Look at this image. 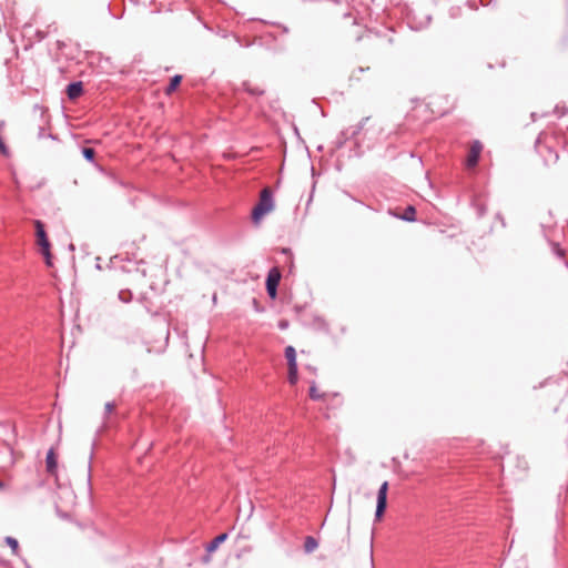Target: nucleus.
Listing matches in <instances>:
<instances>
[{
	"instance_id": "1",
	"label": "nucleus",
	"mask_w": 568,
	"mask_h": 568,
	"mask_svg": "<svg viewBox=\"0 0 568 568\" xmlns=\"http://www.w3.org/2000/svg\"><path fill=\"white\" fill-rule=\"evenodd\" d=\"M274 201L272 191L270 187H264L260 193L258 203L252 211V220L255 224H258L261 220L274 210Z\"/></svg>"
},
{
	"instance_id": "2",
	"label": "nucleus",
	"mask_w": 568,
	"mask_h": 568,
	"mask_svg": "<svg viewBox=\"0 0 568 568\" xmlns=\"http://www.w3.org/2000/svg\"><path fill=\"white\" fill-rule=\"evenodd\" d=\"M33 224L36 227V242L40 248V253L43 255L45 264L52 266L51 244L44 231V225L39 220L33 221Z\"/></svg>"
},
{
	"instance_id": "3",
	"label": "nucleus",
	"mask_w": 568,
	"mask_h": 568,
	"mask_svg": "<svg viewBox=\"0 0 568 568\" xmlns=\"http://www.w3.org/2000/svg\"><path fill=\"white\" fill-rule=\"evenodd\" d=\"M281 281V272L278 267H272L266 278V291L271 298H275L277 295V286Z\"/></svg>"
},
{
	"instance_id": "4",
	"label": "nucleus",
	"mask_w": 568,
	"mask_h": 568,
	"mask_svg": "<svg viewBox=\"0 0 568 568\" xmlns=\"http://www.w3.org/2000/svg\"><path fill=\"white\" fill-rule=\"evenodd\" d=\"M387 491H388V483L384 481L377 493V505H376V513L375 517L377 520H381L385 509L387 507Z\"/></svg>"
},
{
	"instance_id": "5",
	"label": "nucleus",
	"mask_w": 568,
	"mask_h": 568,
	"mask_svg": "<svg viewBox=\"0 0 568 568\" xmlns=\"http://www.w3.org/2000/svg\"><path fill=\"white\" fill-rule=\"evenodd\" d=\"M481 150H483V145H481L480 142L475 141L471 144L469 153H468V156H467V160H466L467 168L476 166V164L478 163Z\"/></svg>"
},
{
	"instance_id": "6",
	"label": "nucleus",
	"mask_w": 568,
	"mask_h": 568,
	"mask_svg": "<svg viewBox=\"0 0 568 568\" xmlns=\"http://www.w3.org/2000/svg\"><path fill=\"white\" fill-rule=\"evenodd\" d=\"M45 468L50 475L57 474L58 468V455L54 448H50L45 458Z\"/></svg>"
},
{
	"instance_id": "7",
	"label": "nucleus",
	"mask_w": 568,
	"mask_h": 568,
	"mask_svg": "<svg viewBox=\"0 0 568 568\" xmlns=\"http://www.w3.org/2000/svg\"><path fill=\"white\" fill-rule=\"evenodd\" d=\"M336 395L337 394H328L326 392H322L315 383H313L310 387V397L313 400H326L329 396Z\"/></svg>"
},
{
	"instance_id": "8",
	"label": "nucleus",
	"mask_w": 568,
	"mask_h": 568,
	"mask_svg": "<svg viewBox=\"0 0 568 568\" xmlns=\"http://www.w3.org/2000/svg\"><path fill=\"white\" fill-rule=\"evenodd\" d=\"M83 93V87L81 82H74L68 85L67 94L70 100L78 99Z\"/></svg>"
},
{
	"instance_id": "9",
	"label": "nucleus",
	"mask_w": 568,
	"mask_h": 568,
	"mask_svg": "<svg viewBox=\"0 0 568 568\" xmlns=\"http://www.w3.org/2000/svg\"><path fill=\"white\" fill-rule=\"evenodd\" d=\"M285 358L287 361L288 368L297 367L296 351L293 346H287L285 348Z\"/></svg>"
},
{
	"instance_id": "10",
	"label": "nucleus",
	"mask_w": 568,
	"mask_h": 568,
	"mask_svg": "<svg viewBox=\"0 0 568 568\" xmlns=\"http://www.w3.org/2000/svg\"><path fill=\"white\" fill-rule=\"evenodd\" d=\"M227 538V535L226 534H221L219 536H216L207 546H206V551L210 554V552H213L217 549V547L223 542L225 541Z\"/></svg>"
},
{
	"instance_id": "11",
	"label": "nucleus",
	"mask_w": 568,
	"mask_h": 568,
	"mask_svg": "<svg viewBox=\"0 0 568 568\" xmlns=\"http://www.w3.org/2000/svg\"><path fill=\"white\" fill-rule=\"evenodd\" d=\"M317 540L314 537L307 536L305 538L304 549L306 552H313L317 548Z\"/></svg>"
},
{
	"instance_id": "12",
	"label": "nucleus",
	"mask_w": 568,
	"mask_h": 568,
	"mask_svg": "<svg viewBox=\"0 0 568 568\" xmlns=\"http://www.w3.org/2000/svg\"><path fill=\"white\" fill-rule=\"evenodd\" d=\"M181 81H182V77L181 75H174L171 79L170 84L165 89V93L166 94H171L173 91H175L176 88L180 85Z\"/></svg>"
},
{
	"instance_id": "13",
	"label": "nucleus",
	"mask_w": 568,
	"mask_h": 568,
	"mask_svg": "<svg viewBox=\"0 0 568 568\" xmlns=\"http://www.w3.org/2000/svg\"><path fill=\"white\" fill-rule=\"evenodd\" d=\"M415 214H416L415 207L414 206H407L405 209L404 214L402 215V219H404L406 221H415Z\"/></svg>"
},
{
	"instance_id": "14",
	"label": "nucleus",
	"mask_w": 568,
	"mask_h": 568,
	"mask_svg": "<svg viewBox=\"0 0 568 568\" xmlns=\"http://www.w3.org/2000/svg\"><path fill=\"white\" fill-rule=\"evenodd\" d=\"M119 300L123 303H129L132 300V293L130 290H121L119 292Z\"/></svg>"
},
{
	"instance_id": "15",
	"label": "nucleus",
	"mask_w": 568,
	"mask_h": 568,
	"mask_svg": "<svg viewBox=\"0 0 568 568\" xmlns=\"http://www.w3.org/2000/svg\"><path fill=\"white\" fill-rule=\"evenodd\" d=\"M6 542L7 545L12 549V552L14 555H18V551H19V544H18V540L14 539L13 537H7L6 538Z\"/></svg>"
},
{
	"instance_id": "16",
	"label": "nucleus",
	"mask_w": 568,
	"mask_h": 568,
	"mask_svg": "<svg viewBox=\"0 0 568 568\" xmlns=\"http://www.w3.org/2000/svg\"><path fill=\"white\" fill-rule=\"evenodd\" d=\"M298 379L297 367L288 368V381L292 385L296 384Z\"/></svg>"
},
{
	"instance_id": "17",
	"label": "nucleus",
	"mask_w": 568,
	"mask_h": 568,
	"mask_svg": "<svg viewBox=\"0 0 568 568\" xmlns=\"http://www.w3.org/2000/svg\"><path fill=\"white\" fill-rule=\"evenodd\" d=\"M82 153H83V156L89 161L93 160V158L95 155V151L91 148H84Z\"/></svg>"
},
{
	"instance_id": "18",
	"label": "nucleus",
	"mask_w": 568,
	"mask_h": 568,
	"mask_svg": "<svg viewBox=\"0 0 568 568\" xmlns=\"http://www.w3.org/2000/svg\"><path fill=\"white\" fill-rule=\"evenodd\" d=\"M114 409H115V404L114 403H106L105 404V410H106L108 414L113 413Z\"/></svg>"
},
{
	"instance_id": "19",
	"label": "nucleus",
	"mask_w": 568,
	"mask_h": 568,
	"mask_svg": "<svg viewBox=\"0 0 568 568\" xmlns=\"http://www.w3.org/2000/svg\"><path fill=\"white\" fill-rule=\"evenodd\" d=\"M210 560H211V558H210V556H209V555H207V556H205V557L203 558V561H204V562H209Z\"/></svg>"
},
{
	"instance_id": "20",
	"label": "nucleus",
	"mask_w": 568,
	"mask_h": 568,
	"mask_svg": "<svg viewBox=\"0 0 568 568\" xmlns=\"http://www.w3.org/2000/svg\"><path fill=\"white\" fill-rule=\"evenodd\" d=\"M4 485L2 481H0V490L3 489Z\"/></svg>"
},
{
	"instance_id": "21",
	"label": "nucleus",
	"mask_w": 568,
	"mask_h": 568,
	"mask_svg": "<svg viewBox=\"0 0 568 568\" xmlns=\"http://www.w3.org/2000/svg\"><path fill=\"white\" fill-rule=\"evenodd\" d=\"M349 530H351V525L348 524L347 526V532L349 534Z\"/></svg>"
}]
</instances>
